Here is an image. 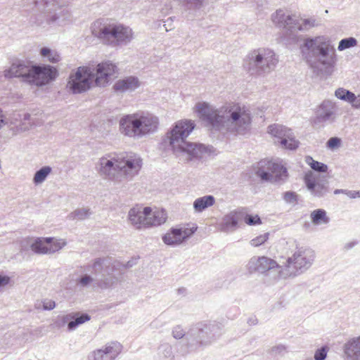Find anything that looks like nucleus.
I'll return each mask as SVG.
<instances>
[{"instance_id":"obj_1","label":"nucleus","mask_w":360,"mask_h":360,"mask_svg":"<svg viewBox=\"0 0 360 360\" xmlns=\"http://www.w3.org/2000/svg\"><path fill=\"white\" fill-rule=\"evenodd\" d=\"M195 111L205 125L213 130L245 134L250 127V112L239 103H227L217 109L206 102L195 105Z\"/></svg>"},{"instance_id":"obj_2","label":"nucleus","mask_w":360,"mask_h":360,"mask_svg":"<svg viewBox=\"0 0 360 360\" xmlns=\"http://www.w3.org/2000/svg\"><path fill=\"white\" fill-rule=\"evenodd\" d=\"M142 167V159L134 153H108L96 165L99 175L105 180L120 184L136 176Z\"/></svg>"},{"instance_id":"obj_3","label":"nucleus","mask_w":360,"mask_h":360,"mask_svg":"<svg viewBox=\"0 0 360 360\" xmlns=\"http://www.w3.org/2000/svg\"><path fill=\"white\" fill-rule=\"evenodd\" d=\"M194 128L195 124L193 121L179 120L167 133V136L169 146L179 160L192 164L198 162L202 158L203 154L210 152L208 148L203 144L186 141Z\"/></svg>"},{"instance_id":"obj_4","label":"nucleus","mask_w":360,"mask_h":360,"mask_svg":"<svg viewBox=\"0 0 360 360\" xmlns=\"http://www.w3.org/2000/svg\"><path fill=\"white\" fill-rule=\"evenodd\" d=\"M110 258H96L92 264H87L84 268L89 271L92 270L95 275L102 273L101 277L97 279L90 274H84L76 280L77 285L80 288L92 287L93 289L102 290L112 288L122 279V274Z\"/></svg>"},{"instance_id":"obj_5","label":"nucleus","mask_w":360,"mask_h":360,"mask_svg":"<svg viewBox=\"0 0 360 360\" xmlns=\"http://www.w3.org/2000/svg\"><path fill=\"white\" fill-rule=\"evenodd\" d=\"M4 75L8 79L21 78L25 83L40 87L55 80L58 70L49 65H30L27 61L17 60L4 70Z\"/></svg>"},{"instance_id":"obj_6","label":"nucleus","mask_w":360,"mask_h":360,"mask_svg":"<svg viewBox=\"0 0 360 360\" xmlns=\"http://www.w3.org/2000/svg\"><path fill=\"white\" fill-rule=\"evenodd\" d=\"M116 69V65L110 61L98 64L96 74L89 67H79L70 75L68 87L73 94H81L89 90L94 81L96 86H103L108 83V78L115 73Z\"/></svg>"},{"instance_id":"obj_7","label":"nucleus","mask_w":360,"mask_h":360,"mask_svg":"<svg viewBox=\"0 0 360 360\" xmlns=\"http://www.w3.org/2000/svg\"><path fill=\"white\" fill-rule=\"evenodd\" d=\"M119 124L122 134L129 137L141 138L158 129L159 120L150 113L131 114L122 117Z\"/></svg>"},{"instance_id":"obj_8","label":"nucleus","mask_w":360,"mask_h":360,"mask_svg":"<svg viewBox=\"0 0 360 360\" xmlns=\"http://www.w3.org/2000/svg\"><path fill=\"white\" fill-rule=\"evenodd\" d=\"M316 258L314 250L307 247L296 248L292 256L288 257L279 271V278H295L307 271Z\"/></svg>"},{"instance_id":"obj_9","label":"nucleus","mask_w":360,"mask_h":360,"mask_svg":"<svg viewBox=\"0 0 360 360\" xmlns=\"http://www.w3.org/2000/svg\"><path fill=\"white\" fill-rule=\"evenodd\" d=\"M278 63V56L273 50L259 48L248 55L246 67L250 75L265 77L275 70Z\"/></svg>"},{"instance_id":"obj_10","label":"nucleus","mask_w":360,"mask_h":360,"mask_svg":"<svg viewBox=\"0 0 360 360\" xmlns=\"http://www.w3.org/2000/svg\"><path fill=\"white\" fill-rule=\"evenodd\" d=\"M33 2L41 12L32 21L37 25H42L44 22H64L70 17L69 11L66 8L62 9L68 0H33Z\"/></svg>"},{"instance_id":"obj_11","label":"nucleus","mask_w":360,"mask_h":360,"mask_svg":"<svg viewBox=\"0 0 360 360\" xmlns=\"http://www.w3.org/2000/svg\"><path fill=\"white\" fill-rule=\"evenodd\" d=\"M222 334V326L215 321L199 322L187 332L186 340L189 347L207 346Z\"/></svg>"},{"instance_id":"obj_12","label":"nucleus","mask_w":360,"mask_h":360,"mask_svg":"<svg viewBox=\"0 0 360 360\" xmlns=\"http://www.w3.org/2000/svg\"><path fill=\"white\" fill-rule=\"evenodd\" d=\"M92 34L105 43L113 46L127 45L133 39L132 30L121 24L103 26L99 31L94 28Z\"/></svg>"},{"instance_id":"obj_13","label":"nucleus","mask_w":360,"mask_h":360,"mask_svg":"<svg viewBox=\"0 0 360 360\" xmlns=\"http://www.w3.org/2000/svg\"><path fill=\"white\" fill-rule=\"evenodd\" d=\"M255 174L263 181L274 183L283 181L288 176L287 169L283 165L269 160L257 162Z\"/></svg>"},{"instance_id":"obj_14","label":"nucleus","mask_w":360,"mask_h":360,"mask_svg":"<svg viewBox=\"0 0 360 360\" xmlns=\"http://www.w3.org/2000/svg\"><path fill=\"white\" fill-rule=\"evenodd\" d=\"M337 107L334 102L324 100L316 108L311 123L315 129L323 128L326 124H331L336 119Z\"/></svg>"},{"instance_id":"obj_15","label":"nucleus","mask_w":360,"mask_h":360,"mask_svg":"<svg viewBox=\"0 0 360 360\" xmlns=\"http://www.w3.org/2000/svg\"><path fill=\"white\" fill-rule=\"evenodd\" d=\"M65 245H60L59 242H53L51 238H38L31 243V239L26 238L20 243V250H25V247L30 245L32 250L39 255L53 254L60 250Z\"/></svg>"},{"instance_id":"obj_16","label":"nucleus","mask_w":360,"mask_h":360,"mask_svg":"<svg viewBox=\"0 0 360 360\" xmlns=\"http://www.w3.org/2000/svg\"><path fill=\"white\" fill-rule=\"evenodd\" d=\"M268 132L274 138V143L283 148L295 150L298 147V141L295 139L291 129L278 124L268 127Z\"/></svg>"},{"instance_id":"obj_17","label":"nucleus","mask_w":360,"mask_h":360,"mask_svg":"<svg viewBox=\"0 0 360 360\" xmlns=\"http://www.w3.org/2000/svg\"><path fill=\"white\" fill-rule=\"evenodd\" d=\"M304 182L311 195L316 198H323L330 191L328 181L310 170L305 173Z\"/></svg>"},{"instance_id":"obj_18","label":"nucleus","mask_w":360,"mask_h":360,"mask_svg":"<svg viewBox=\"0 0 360 360\" xmlns=\"http://www.w3.org/2000/svg\"><path fill=\"white\" fill-rule=\"evenodd\" d=\"M304 48L311 51L314 56L323 58L321 63L327 67L332 65V58H328L329 47L323 37L307 39L304 41Z\"/></svg>"},{"instance_id":"obj_19","label":"nucleus","mask_w":360,"mask_h":360,"mask_svg":"<svg viewBox=\"0 0 360 360\" xmlns=\"http://www.w3.org/2000/svg\"><path fill=\"white\" fill-rule=\"evenodd\" d=\"M197 230V226L191 228H172L162 237L165 244L169 246H178L188 240Z\"/></svg>"},{"instance_id":"obj_20","label":"nucleus","mask_w":360,"mask_h":360,"mask_svg":"<svg viewBox=\"0 0 360 360\" xmlns=\"http://www.w3.org/2000/svg\"><path fill=\"white\" fill-rule=\"evenodd\" d=\"M248 269L250 272L257 271L259 273H265L270 270L276 269L279 273L283 265H279L275 260L265 257H254L250 259L248 264Z\"/></svg>"},{"instance_id":"obj_21","label":"nucleus","mask_w":360,"mask_h":360,"mask_svg":"<svg viewBox=\"0 0 360 360\" xmlns=\"http://www.w3.org/2000/svg\"><path fill=\"white\" fill-rule=\"evenodd\" d=\"M122 349L120 343L111 342L103 349L94 351L89 356V360H115L122 352Z\"/></svg>"},{"instance_id":"obj_22","label":"nucleus","mask_w":360,"mask_h":360,"mask_svg":"<svg viewBox=\"0 0 360 360\" xmlns=\"http://www.w3.org/2000/svg\"><path fill=\"white\" fill-rule=\"evenodd\" d=\"M150 207H146L144 208L133 207L129 210L128 213V219L131 224L136 229H141L142 228H148V218L150 214Z\"/></svg>"},{"instance_id":"obj_23","label":"nucleus","mask_w":360,"mask_h":360,"mask_svg":"<svg viewBox=\"0 0 360 360\" xmlns=\"http://www.w3.org/2000/svg\"><path fill=\"white\" fill-rule=\"evenodd\" d=\"M243 217V212L240 210H233L224 215L219 224L221 231L229 233L233 232L238 228V221Z\"/></svg>"},{"instance_id":"obj_24","label":"nucleus","mask_w":360,"mask_h":360,"mask_svg":"<svg viewBox=\"0 0 360 360\" xmlns=\"http://www.w3.org/2000/svg\"><path fill=\"white\" fill-rule=\"evenodd\" d=\"M90 319L91 316L88 314L72 312L63 316L61 321L63 325L67 324L68 330L72 331Z\"/></svg>"},{"instance_id":"obj_25","label":"nucleus","mask_w":360,"mask_h":360,"mask_svg":"<svg viewBox=\"0 0 360 360\" xmlns=\"http://www.w3.org/2000/svg\"><path fill=\"white\" fill-rule=\"evenodd\" d=\"M343 354L345 360H360V335L345 343Z\"/></svg>"},{"instance_id":"obj_26","label":"nucleus","mask_w":360,"mask_h":360,"mask_svg":"<svg viewBox=\"0 0 360 360\" xmlns=\"http://www.w3.org/2000/svg\"><path fill=\"white\" fill-rule=\"evenodd\" d=\"M140 86L138 77L134 76L127 77L122 79L117 80L113 89L116 92L124 93L127 91H133Z\"/></svg>"},{"instance_id":"obj_27","label":"nucleus","mask_w":360,"mask_h":360,"mask_svg":"<svg viewBox=\"0 0 360 360\" xmlns=\"http://www.w3.org/2000/svg\"><path fill=\"white\" fill-rule=\"evenodd\" d=\"M154 360H174V354L169 343L162 342L157 348Z\"/></svg>"},{"instance_id":"obj_28","label":"nucleus","mask_w":360,"mask_h":360,"mask_svg":"<svg viewBox=\"0 0 360 360\" xmlns=\"http://www.w3.org/2000/svg\"><path fill=\"white\" fill-rule=\"evenodd\" d=\"M148 218V227L152 226H160L164 224L167 219V213L163 210L157 209L154 211L150 208Z\"/></svg>"},{"instance_id":"obj_29","label":"nucleus","mask_w":360,"mask_h":360,"mask_svg":"<svg viewBox=\"0 0 360 360\" xmlns=\"http://www.w3.org/2000/svg\"><path fill=\"white\" fill-rule=\"evenodd\" d=\"M215 202L213 195H208L198 198L193 202V208L195 212H201L209 207L212 206Z\"/></svg>"},{"instance_id":"obj_30","label":"nucleus","mask_w":360,"mask_h":360,"mask_svg":"<svg viewBox=\"0 0 360 360\" xmlns=\"http://www.w3.org/2000/svg\"><path fill=\"white\" fill-rule=\"evenodd\" d=\"M311 219L315 225L327 224L330 221L329 217L326 215V210L323 209L314 210L311 213Z\"/></svg>"},{"instance_id":"obj_31","label":"nucleus","mask_w":360,"mask_h":360,"mask_svg":"<svg viewBox=\"0 0 360 360\" xmlns=\"http://www.w3.org/2000/svg\"><path fill=\"white\" fill-rule=\"evenodd\" d=\"M52 169L49 166H44L37 170L33 177V183L39 185L43 183L51 174Z\"/></svg>"},{"instance_id":"obj_32","label":"nucleus","mask_w":360,"mask_h":360,"mask_svg":"<svg viewBox=\"0 0 360 360\" xmlns=\"http://www.w3.org/2000/svg\"><path fill=\"white\" fill-rule=\"evenodd\" d=\"M40 55L52 63H58L60 60V56L58 52L48 47L41 48L40 50Z\"/></svg>"},{"instance_id":"obj_33","label":"nucleus","mask_w":360,"mask_h":360,"mask_svg":"<svg viewBox=\"0 0 360 360\" xmlns=\"http://www.w3.org/2000/svg\"><path fill=\"white\" fill-rule=\"evenodd\" d=\"M305 162L315 172L325 173L328 170V166L326 164L314 160L311 156H307Z\"/></svg>"},{"instance_id":"obj_34","label":"nucleus","mask_w":360,"mask_h":360,"mask_svg":"<svg viewBox=\"0 0 360 360\" xmlns=\"http://www.w3.org/2000/svg\"><path fill=\"white\" fill-rule=\"evenodd\" d=\"M335 96L338 98L347 101L349 103L354 101V99L356 98V95L354 93L344 88H338L335 92Z\"/></svg>"},{"instance_id":"obj_35","label":"nucleus","mask_w":360,"mask_h":360,"mask_svg":"<svg viewBox=\"0 0 360 360\" xmlns=\"http://www.w3.org/2000/svg\"><path fill=\"white\" fill-rule=\"evenodd\" d=\"M286 27L290 30H303L302 25L300 23V20L295 15H288L286 18Z\"/></svg>"},{"instance_id":"obj_36","label":"nucleus","mask_w":360,"mask_h":360,"mask_svg":"<svg viewBox=\"0 0 360 360\" xmlns=\"http://www.w3.org/2000/svg\"><path fill=\"white\" fill-rule=\"evenodd\" d=\"M287 15L283 10H277L276 13L272 15L273 22L280 27H286Z\"/></svg>"},{"instance_id":"obj_37","label":"nucleus","mask_w":360,"mask_h":360,"mask_svg":"<svg viewBox=\"0 0 360 360\" xmlns=\"http://www.w3.org/2000/svg\"><path fill=\"white\" fill-rule=\"evenodd\" d=\"M91 214V212L88 208H80L75 210L72 213H71V217L73 219H77L78 220H84L87 219Z\"/></svg>"},{"instance_id":"obj_38","label":"nucleus","mask_w":360,"mask_h":360,"mask_svg":"<svg viewBox=\"0 0 360 360\" xmlns=\"http://www.w3.org/2000/svg\"><path fill=\"white\" fill-rule=\"evenodd\" d=\"M356 44H357V41L355 38H354V37L345 38V39L340 40V41L339 42L338 49L339 51H343L345 49H349V48L356 46Z\"/></svg>"},{"instance_id":"obj_39","label":"nucleus","mask_w":360,"mask_h":360,"mask_svg":"<svg viewBox=\"0 0 360 360\" xmlns=\"http://www.w3.org/2000/svg\"><path fill=\"white\" fill-rule=\"evenodd\" d=\"M245 222L249 226H255L262 224V220L258 215H251L248 214H243Z\"/></svg>"},{"instance_id":"obj_40","label":"nucleus","mask_w":360,"mask_h":360,"mask_svg":"<svg viewBox=\"0 0 360 360\" xmlns=\"http://www.w3.org/2000/svg\"><path fill=\"white\" fill-rule=\"evenodd\" d=\"M341 145V139L336 136L330 138L326 143V147L332 150L339 148Z\"/></svg>"},{"instance_id":"obj_41","label":"nucleus","mask_w":360,"mask_h":360,"mask_svg":"<svg viewBox=\"0 0 360 360\" xmlns=\"http://www.w3.org/2000/svg\"><path fill=\"white\" fill-rule=\"evenodd\" d=\"M283 200L287 203L296 204L298 200V195L294 191H287L283 193Z\"/></svg>"},{"instance_id":"obj_42","label":"nucleus","mask_w":360,"mask_h":360,"mask_svg":"<svg viewBox=\"0 0 360 360\" xmlns=\"http://www.w3.org/2000/svg\"><path fill=\"white\" fill-rule=\"evenodd\" d=\"M269 233H265L263 235H260L250 240V244L252 246L258 247L262 244H264L267 239L269 238Z\"/></svg>"},{"instance_id":"obj_43","label":"nucleus","mask_w":360,"mask_h":360,"mask_svg":"<svg viewBox=\"0 0 360 360\" xmlns=\"http://www.w3.org/2000/svg\"><path fill=\"white\" fill-rule=\"evenodd\" d=\"M302 21V23L301 25H302L303 30L320 25V22H317L314 18L304 19Z\"/></svg>"},{"instance_id":"obj_44","label":"nucleus","mask_w":360,"mask_h":360,"mask_svg":"<svg viewBox=\"0 0 360 360\" xmlns=\"http://www.w3.org/2000/svg\"><path fill=\"white\" fill-rule=\"evenodd\" d=\"M172 333L174 338L177 340L181 339L184 336L186 337L187 335V333H185L181 326H176L174 327Z\"/></svg>"},{"instance_id":"obj_45","label":"nucleus","mask_w":360,"mask_h":360,"mask_svg":"<svg viewBox=\"0 0 360 360\" xmlns=\"http://www.w3.org/2000/svg\"><path fill=\"white\" fill-rule=\"evenodd\" d=\"M328 349L326 347H322L316 350L314 354V360H325L327 356Z\"/></svg>"},{"instance_id":"obj_46","label":"nucleus","mask_w":360,"mask_h":360,"mask_svg":"<svg viewBox=\"0 0 360 360\" xmlns=\"http://www.w3.org/2000/svg\"><path fill=\"white\" fill-rule=\"evenodd\" d=\"M286 348L283 345H278L274 347H272L270 349V353L273 355H281L283 356L285 352Z\"/></svg>"},{"instance_id":"obj_47","label":"nucleus","mask_w":360,"mask_h":360,"mask_svg":"<svg viewBox=\"0 0 360 360\" xmlns=\"http://www.w3.org/2000/svg\"><path fill=\"white\" fill-rule=\"evenodd\" d=\"M43 309L44 310H51L55 308L56 303L51 300H45L43 301Z\"/></svg>"},{"instance_id":"obj_48","label":"nucleus","mask_w":360,"mask_h":360,"mask_svg":"<svg viewBox=\"0 0 360 360\" xmlns=\"http://www.w3.org/2000/svg\"><path fill=\"white\" fill-rule=\"evenodd\" d=\"M349 198H360V191H346V194Z\"/></svg>"},{"instance_id":"obj_49","label":"nucleus","mask_w":360,"mask_h":360,"mask_svg":"<svg viewBox=\"0 0 360 360\" xmlns=\"http://www.w3.org/2000/svg\"><path fill=\"white\" fill-rule=\"evenodd\" d=\"M188 4L193 6L195 8L200 7L204 0H185Z\"/></svg>"},{"instance_id":"obj_50","label":"nucleus","mask_w":360,"mask_h":360,"mask_svg":"<svg viewBox=\"0 0 360 360\" xmlns=\"http://www.w3.org/2000/svg\"><path fill=\"white\" fill-rule=\"evenodd\" d=\"M10 281V278L7 276H1L0 275V286L6 285Z\"/></svg>"},{"instance_id":"obj_51","label":"nucleus","mask_w":360,"mask_h":360,"mask_svg":"<svg viewBox=\"0 0 360 360\" xmlns=\"http://www.w3.org/2000/svg\"><path fill=\"white\" fill-rule=\"evenodd\" d=\"M351 104L353 108L360 109V95L356 96L354 101H352Z\"/></svg>"},{"instance_id":"obj_52","label":"nucleus","mask_w":360,"mask_h":360,"mask_svg":"<svg viewBox=\"0 0 360 360\" xmlns=\"http://www.w3.org/2000/svg\"><path fill=\"white\" fill-rule=\"evenodd\" d=\"M355 245H356L355 242L347 243L345 245V249L349 250V249L352 248Z\"/></svg>"},{"instance_id":"obj_53","label":"nucleus","mask_w":360,"mask_h":360,"mask_svg":"<svg viewBox=\"0 0 360 360\" xmlns=\"http://www.w3.org/2000/svg\"><path fill=\"white\" fill-rule=\"evenodd\" d=\"M346 191L347 190H344V189H336V190H335L334 193L335 194H339V193L346 194Z\"/></svg>"},{"instance_id":"obj_54","label":"nucleus","mask_w":360,"mask_h":360,"mask_svg":"<svg viewBox=\"0 0 360 360\" xmlns=\"http://www.w3.org/2000/svg\"><path fill=\"white\" fill-rule=\"evenodd\" d=\"M4 123V119L2 118V116L0 115V129L2 128Z\"/></svg>"},{"instance_id":"obj_55","label":"nucleus","mask_w":360,"mask_h":360,"mask_svg":"<svg viewBox=\"0 0 360 360\" xmlns=\"http://www.w3.org/2000/svg\"><path fill=\"white\" fill-rule=\"evenodd\" d=\"M30 117V115L29 113H25V114L24 115V117H23V119H24L25 120H29Z\"/></svg>"},{"instance_id":"obj_56","label":"nucleus","mask_w":360,"mask_h":360,"mask_svg":"<svg viewBox=\"0 0 360 360\" xmlns=\"http://www.w3.org/2000/svg\"><path fill=\"white\" fill-rule=\"evenodd\" d=\"M255 321H256V320H255V319H254V320H252V319H250V320H249V322H250V323H252V324H255V323H256V322H255Z\"/></svg>"},{"instance_id":"obj_57","label":"nucleus","mask_w":360,"mask_h":360,"mask_svg":"<svg viewBox=\"0 0 360 360\" xmlns=\"http://www.w3.org/2000/svg\"><path fill=\"white\" fill-rule=\"evenodd\" d=\"M180 290H185V288L179 289V291H180Z\"/></svg>"}]
</instances>
